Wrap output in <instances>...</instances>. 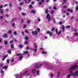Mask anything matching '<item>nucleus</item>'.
I'll list each match as a JSON object with an SVG mask.
<instances>
[{"instance_id":"nucleus-1","label":"nucleus","mask_w":78,"mask_h":78,"mask_svg":"<svg viewBox=\"0 0 78 78\" xmlns=\"http://www.w3.org/2000/svg\"><path fill=\"white\" fill-rule=\"evenodd\" d=\"M78 67V66L76 65H75L74 66H72L71 67H69V70H73V69H76Z\"/></svg>"},{"instance_id":"nucleus-2","label":"nucleus","mask_w":78,"mask_h":78,"mask_svg":"<svg viewBox=\"0 0 78 78\" xmlns=\"http://www.w3.org/2000/svg\"><path fill=\"white\" fill-rule=\"evenodd\" d=\"M47 19H48V21H50L51 20V17L50 16V14H47Z\"/></svg>"},{"instance_id":"nucleus-3","label":"nucleus","mask_w":78,"mask_h":78,"mask_svg":"<svg viewBox=\"0 0 78 78\" xmlns=\"http://www.w3.org/2000/svg\"><path fill=\"white\" fill-rule=\"evenodd\" d=\"M71 75L78 76V71H76L75 72L73 73V74H71Z\"/></svg>"},{"instance_id":"nucleus-4","label":"nucleus","mask_w":78,"mask_h":78,"mask_svg":"<svg viewBox=\"0 0 78 78\" xmlns=\"http://www.w3.org/2000/svg\"><path fill=\"white\" fill-rule=\"evenodd\" d=\"M55 32L57 34H58V35H59V34H61V32H62L60 30L58 32V29H55Z\"/></svg>"},{"instance_id":"nucleus-5","label":"nucleus","mask_w":78,"mask_h":78,"mask_svg":"<svg viewBox=\"0 0 78 78\" xmlns=\"http://www.w3.org/2000/svg\"><path fill=\"white\" fill-rule=\"evenodd\" d=\"M46 33H47V34H49V35L50 36H52L53 34V33H52L50 32V31H47Z\"/></svg>"},{"instance_id":"nucleus-6","label":"nucleus","mask_w":78,"mask_h":78,"mask_svg":"<svg viewBox=\"0 0 78 78\" xmlns=\"http://www.w3.org/2000/svg\"><path fill=\"white\" fill-rule=\"evenodd\" d=\"M31 33L32 34H35L36 35L37 34V31H31Z\"/></svg>"},{"instance_id":"nucleus-7","label":"nucleus","mask_w":78,"mask_h":78,"mask_svg":"<svg viewBox=\"0 0 78 78\" xmlns=\"http://www.w3.org/2000/svg\"><path fill=\"white\" fill-rule=\"evenodd\" d=\"M67 11H69L70 12H73V10L70 9H68L66 10Z\"/></svg>"},{"instance_id":"nucleus-8","label":"nucleus","mask_w":78,"mask_h":78,"mask_svg":"<svg viewBox=\"0 0 78 78\" xmlns=\"http://www.w3.org/2000/svg\"><path fill=\"white\" fill-rule=\"evenodd\" d=\"M42 64H40V66H36L35 67V68L36 69H38V68H39V67H41V66H42Z\"/></svg>"},{"instance_id":"nucleus-9","label":"nucleus","mask_w":78,"mask_h":78,"mask_svg":"<svg viewBox=\"0 0 78 78\" xmlns=\"http://www.w3.org/2000/svg\"><path fill=\"white\" fill-rule=\"evenodd\" d=\"M62 31H64V30H65V27H64V25L62 26Z\"/></svg>"},{"instance_id":"nucleus-10","label":"nucleus","mask_w":78,"mask_h":78,"mask_svg":"<svg viewBox=\"0 0 78 78\" xmlns=\"http://www.w3.org/2000/svg\"><path fill=\"white\" fill-rule=\"evenodd\" d=\"M7 52L9 54H10V55H11V50H7Z\"/></svg>"},{"instance_id":"nucleus-11","label":"nucleus","mask_w":78,"mask_h":78,"mask_svg":"<svg viewBox=\"0 0 78 78\" xmlns=\"http://www.w3.org/2000/svg\"><path fill=\"white\" fill-rule=\"evenodd\" d=\"M8 67V66H3L2 67V69H6Z\"/></svg>"},{"instance_id":"nucleus-12","label":"nucleus","mask_w":78,"mask_h":78,"mask_svg":"<svg viewBox=\"0 0 78 78\" xmlns=\"http://www.w3.org/2000/svg\"><path fill=\"white\" fill-rule=\"evenodd\" d=\"M3 37H5V38H8V36L6 35V34H5L3 36Z\"/></svg>"},{"instance_id":"nucleus-13","label":"nucleus","mask_w":78,"mask_h":78,"mask_svg":"<svg viewBox=\"0 0 78 78\" xmlns=\"http://www.w3.org/2000/svg\"><path fill=\"white\" fill-rule=\"evenodd\" d=\"M32 72L33 73H34L36 72V69H34L32 70Z\"/></svg>"},{"instance_id":"nucleus-14","label":"nucleus","mask_w":78,"mask_h":78,"mask_svg":"<svg viewBox=\"0 0 78 78\" xmlns=\"http://www.w3.org/2000/svg\"><path fill=\"white\" fill-rule=\"evenodd\" d=\"M66 1H67V0H63V2H62V5H64L65 3H66Z\"/></svg>"},{"instance_id":"nucleus-15","label":"nucleus","mask_w":78,"mask_h":78,"mask_svg":"<svg viewBox=\"0 0 78 78\" xmlns=\"http://www.w3.org/2000/svg\"><path fill=\"white\" fill-rule=\"evenodd\" d=\"M23 55V54H21L20 56L19 57V59H22V56Z\"/></svg>"},{"instance_id":"nucleus-16","label":"nucleus","mask_w":78,"mask_h":78,"mask_svg":"<svg viewBox=\"0 0 78 78\" xmlns=\"http://www.w3.org/2000/svg\"><path fill=\"white\" fill-rule=\"evenodd\" d=\"M30 12H32V13H33V14H35V13H36V11L34 10H32L30 11Z\"/></svg>"},{"instance_id":"nucleus-17","label":"nucleus","mask_w":78,"mask_h":78,"mask_svg":"<svg viewBox=\"0 0 78 78\" xmlns=\"http://www.w3.org/2000/svg\"><path fill=\"white\" fill-rule=\"evenodd\" d=\"M24 39H25V40L26 41H27V40H28V37H27V36H25L24 37Z\"/></svg>"},{"instance_id":"nucleus-18","label":"nucleus","mask_w":78,"mask_h":78,"mask_svg":"<svg viewBox=\"0 0 78 78\" xmlns=\"http://www.w3.org/2000/svg\"><path fill=\"white\" fill-rule=\"evenodd\" d=\"M45 12L46 14H48V9H45Z\"/></svg>"},{"instance_id":"nucleus-19","label":"nucleus","mask_w":78,"mask_h":78,"mask_svg":"<svg viewBox=\"0 0 78 78\" xmlns=\"http://www.w3.org/2000/svg\"><path fill=\"white\" fill-rule=\"evenodd\" d=\"M2 10H3V9H2H2H0V13H1V14H3L4 12H3V11H2Z\"/></svg>"},{"instance_id":"nucleus-20","label":"nucleus","mask_w":78,"mask_h":78,"mask_svg":"<svg viewBox=\"0 0 78 78\" xmlns=\"http://www.w3.org/2000/svg\"><path fill=\"white\" fill-rule=\"evenodd\" d=\"M8 33L9 34H11V33H12V31L11 30H8Z\"/></svg>"},{"instance_id":"nucleus-21","label":"nucleus","mask_w":78,"mask_h":78,"mask_svg":"<svg viewBox=\"0 0 78 78\" xmlns=\"http://www.w3.org/2000/svg\"><path fill=\"white\" fill-rule=\"evenodd\" d=\"M54 10H51V14L52 15L53 13H54Z\"/></svg>"},{"instance_id":"nucleus-22","label":"nucleus","mask_w":78,"mask_h":78,"mask_svg":"<svg viewBox=\"0 0 78 78\" xmlns=\"http://www.w3.org/2000/svg\"><path fill=\"white\" fill-rule=\"evenodd\" d=\"M4 44L5 45H7V44H8V41H5L4 42Z\"/></svg>"},{"instance_id":"nucleus-23","label":"nucleus","mask_w":78,"mask_h":78,"mask_svg":"<svg viewBox=\"0 0 78 78\" xmlns=\"http://www.w3.org/2000/svg\"><path fill=\"white\" fill-rule=\"evenodd\" d=\"M42 54H44L45 55H47V52L43 51L42 52Z\"/></svg>"},{"instance_id":"nucleus-24","label":"nucleus","mask_w":78,"mask_h":78,"mask_svg":"<svg viewBox=\"0 0 78 78\" xmlns=\"http://www.w3.org/2000/svg\"><path fill=\"white\" fill-rule=\"evenodd\" d=\"M19 47L20 48H23V46L22 45H19Z\"/></svg>"},{"instance_id":"nucleus-25","label":"nucleus","mask_w":78,"mask_h":78,"mask_svg":"<svg viewBox=\"0 0 78 78\" xmlns=\"http://www.w3.org/2000/svg\"><path fill=\"white\" fill-rule=\"evenodd\" d=\"M23 53L24 54H28V52L27 51H26L23 52Z\"/></svg>"},{"instance_id":"nucleus-26","label":"nucleus","mask_w":78,"mask_h":78,"mask_svg":"<svg viewBox=\"0 0 78 78\" xmlns=\"http://www.w3.org/2000/svg\"><path fill=\"white\" fill-rule=\"evenodd\" d=\"M71 75H72L71 74H68L67 75V76L68 78H70V77L71 76Z\"/></svg>"},{"instance_id":"nucleus-27","label":"nucleus","mask_w":78,"mask_h":78,"mask_svg":"<svg viewBox=\"0 0 78 78\" xmlns=\"http://www.w3.org/2000/svg\"><path fill=\"white\" fill-rule=\"evenodd\" d=\"M28 73V71H25L24 73H23V74L25 75L26 74V73Z\"/></svg>"},{"instance_id":"nucleus-28","label":"nucleus","mask_w":78,"mask_h":78,"mask_svg":"<svg viewBox=\"0 0 78 78\" xmlns=\"http://www.w3.org/2000/svg\"><path fill=\"white\" fill-rule=\"evenodd\" d=\"M39 71L37 70V71L36 75H39Z\"/></svg>"},{"instance_id":"nucleus-29","label":"nucleus","mask_w":78,"mask_h":78,"mask_svg":"<svg viewBox=\"0 0 78 78\" xmlns=\"http://www.w3.org/2000/svg\"><path fill=\"white\" fill-rule=\"evenodd\" d=\"M55 30V27H52L51 31H54Z\"/></svg>"},{"instance_id":"nucleus-30","label":"nucleus","mask_w":78,"mask_h":78,"mask_svg":"<svg viewBox=\"0 0 78 78\" xmlns=\"http://www.w3.org/2000/svg\"><path fill=\"white\" fill-rule=\"evenodd\" d=\"M10 46L12 48H14V45L13 44H10Z\"/></svg>"},{"instance_id":"nucleus-31","label":"nucleus","mask_w":78,"mask_h":78,"mask_svg":"<svg viewBox=\"0 0 78 78\" xmlns=\"http://www.w3.org/2000/svg\"><path fill=\"white\" fill-rule=\"evenodd\" d=\"M28 44V41H25L24 44H25V45H27Z\"/></svg>"},{"instance_id":"nucleus-32","label":"nucleus","mask_w":78,"mask_h":78,"mask_svg":"<svg viewBox=\"0 0 78 78\" xmlns=\"http://www.w3.org/2000/svg\"><path fill=\"white\" fill-rule=\"evenodd\" d=\"M22 55L21 53H18V54H16V56H19L20 55Z\"/></svg>"},{"instance_id":"nucleus-33","label":"nucleus","mask_w":78,"mask_h":78,"mask_svg":"<svg viewBox=\"0 0 78 78\" xmlns=\"http://www.w3.org/2000/svg\"><path fill=\"white\" fill-rule=\"evenodd\" d=\"M13 34H15V35H17V33L16 31H14L13 33Z\"/></svg>"},{"instance_id":"nucleus-34","label":"nucleus","mask_w":78,"mask_h":78,"mask_svg":"<svg viewBox=\"0 0 78 78\" xmlns=\"http://www.w3.org/2000/svg\"><path fill=\"white\" fill-rule=\"evenodd\" d=\"M53 9H57L56 8V7L55 6H53Z\"/></svg>"},{"instance_id":"nucleus-35","label":"nucleus","mask_w":78,"mask_h":78,"mask_svg":"<svg viewBox=\"0 0 78 78\" xmlns=\"http://www.w3.org/2000/svg\"><path fill=\"white\" fill-rule=\"evenodd\" d=\"M60 76V73H58L57 76Z\"/></svg>"},{"instance_id":"nucleus-36","label":"nucleus","mask_w":78,"mask_h":78,"mask_svg":"<svg viewBox=\"0 0 78 78\" xmlns=\"http://www.w3.org/2000/svg\"><path fill=\"white\" fill-rule=\"evenodd\" d=\"M37 19L38 22H40L41 21V20H40V19H39V18H37Z\"/></svg>"},{"instance_id":"nucleus-37","label":"nucleus","mask_w":78,"mask_h":78,"mask_svg":"<svg viewBox=\"0 0 78 78\" xmlns=\"http://www.w3.org/2000/svg\"><path fill=\"white\" fill-rule=\"evenodd\" d=\"M75 36H78V33H76L74 34Z\"/></svg>"},{"instance_id":"nucleus-38","label":"nucleus","mask_w":78,"mask_h":78,"mask_svg":"<svg viewBox=\"0 0 78 78\" xmlns=\"http://www.w3.org/2000/svg\"><path fill=\"white\" fill-rule=\"evenodd\" d=\"M21 23H23L24 22V21L23 20V19H22L21 20Z\"/></svg>"},{"instance_id":"nucleus-39","label":"nucleus","mask_w":78,"mask_h":78,"mask_svg":"<svg viewBox=\"0 0 78 78\" xmlns=\"http://www.w3.org/2000/svg\"><path fill=\"white\" fill-rule=\"evenodd\" d=\"M18 9L20 11H21V10H22V8H21V7H18Z\"/></svg>"},{"instance_id":"nucleus-40","label":"nucleus","mask_w":78,"mask_h":78,"mask_svg":"<svg viewBox=\"0 0 78 78\" xmlns=\"http://www.w3.org/2000/svg\"><path fill=\"white\" fill-rule=\"evenodd\" d=\"M23 4V2H21L20 4V6H22V5Z\"/></svg>"},{"instance_id":"nucleus-41","label":"nucleus","mask_w":78,"mask_h":78,"mask_svg":"<svg viewBox=\"0 0 78 78\" xmlns=\"http://www.w3.org/2000/svg\"><path fill=\"white\" fill-rule=\"evenodd\" d=\"M7 62L8 64H9V59H7Z\"/></svg>"},{"instance_id":"nucleus-42","label":"nucleus","mask_w":78,"mask_h":78,"mask_svg":"<svg viewBox=\"0 0 78 78\" xmlns=\"http://www.w3.org/2000/svg\"><path fill=\"white\" fill-rule=\"evenodd\" d=\"M6 57H7V55H4V56H3V58H6Z\"/></svg>"},{"instance_id":"nucleus-43","label":"nucleus","mask_w":78,"mask_h":78,"mask_svg":"<svg viewBox=\"0 0 78 78\" xmlns=\"http://www.w3.org/2000/svg\"><path fill=\"white\" fill-rule=\"evenodd\" d=\"M35 2L34 1H32L31 3V5H33L34 4Z\"/></svg>"},{"instance_id":"nucleus-44","label":"nucleus","mask_w":78,"mask_h":78,"mask_svg":"<svg viewBox=\"0 0 78 78\" xmlns=\"http://www.w3.org/2000/svg\"><path fill=\"white\" fill-rule=\"evenodd\" d=\"M25 32H26V33H29V32H28V30H25Z\"/></svg>"},{"instance_id":"nucleus-45","label":"nucleus","mask_w":78,"mask_h":78,"mask_svg":"<svg viewBox=\"0 0 78 78\" xmlns=\"http://www.w3.org/2000/svg\"><path fill=\"white\" fill-rule=\"evenodd\" d=\"M12 27H14V26H15V23H12Z\"/></svg>"},{"instance_id":"nucleus-46","label":"nucleus","mask_w":78,"mask_h":78,"mask_svg":"<svg viewBox=\"0 0 78 78\" xmlns=\"http://www.w3.org/2000/svg\"><path fill=\"white\" fill-rule=\"evenodd\" d=\"M9 6L10 7L11 6H12V4H11V3H10V4H9Z\"/></svg>"},{"instance_id":"nucleus-47","label":"nucleus","mask_w":78,"mask_h":78,"mask_svg":"<svg viewBox=\"0 0 78 78\" xmlns=\"http://www.w3.org/2000/svg\"><path fill=\"white\" fill-rule=\"evenodd\" d=\"M66 28H70V26H66Z\"/></svg>"},{"instance_id":"nucleus-48","label":"nucleus","mask_w":78,"mask_h":78,"mask_svg":"<svg viewBox=\"0 0 78 78\" xmlns=\"http://www.w3.org/2000/svg\"><path fill=\"white\" fill-rule=\"evenodd\" d=\"M18 76H19V75L18 74H16L15 76L16 78H17V77H18Z\"/></svg>"},{"instance_id":"nucleus-49","label":"nucleus","mask_w":78,"mask_h":78,"mask_svg":"<svg viewBox=\"0 0 78 78\" xmlns=\"http://www.w3.org/2000/svg\"><path fill=\"white\" fill-rule=\"evenodd\" d=\"M33 6H32V5H29V8H32Z\"/></svg>"},{"instance_id":"nucleus-50","label":"nucleus","mask_w":78,"mask_h":78,"mask_svg":"<svg viewBox=\"0 0 78 78\" xmlns=\"http://www.w3.org/2000/svg\"><path fill=\"white\" fill-rule=\"evenodd\" d=\"M26 27H27V25H24L23 28H26Z\"/></svg>"},{"instance_id":"nucleus-51","label":"nucleus","mask_w":78,"mask_h":78,"mask_svg":"<svg viewBox=\"0 0 78 78\" xmlns=\"http://www.w3.org/2000/svg\"><path fill=\"white\" fill-rule=\"evenodd\" d=\"M37 31H38V32H39L40 31V29L39 28H38L37 29Z\"/></svg>"},{"instance_id":"nucleus-52","label":"nucleus","mask_w":78,"mask_h":78,"mask_svg":"<svg viewBox=\"0 0 78 78\" xmlns=\"http://www.w3.org/2000/svg\"><path fill=\"white\" fill-rule=\"evenodd\" d=\"M51 78H52L53 77V74H52V73H51Z\"/></svg>"},{"instance_id":"nucleus-53","label":"nucleus","mask_w":78,"mask_h":78,"mask_svg":"<svg viewBox=\"0 0 78 78\" xmlns=\"http://www.w3.org/2000/svg\"><path fill=\"white\" fill-rule=\"evenodd\" d=\"M35 47L36 48H37V45L36 44H34Z\"/></svg>"},{"instance_id":"nucleus-54","label":"nucleus","mask_w":78,"mask_h":78,"mask_svg":"<svg viewBox=\"0 0 78 78\" xmlns=\"http://www.w3.org/2000/svg\"><path fill=\"white\" fill-rule=\"evenodd\" d=\"M14 59H12L11 60V62H14Z\"/></svg>"},{"instance_id":"nucleus-55","label":"nucleus","mask_w":78,"mask_h":78,"mask_svg":"<svg viewBox=\"0 0 78 78\" xmlns=\"http://www.w3.org/2000/svg\"><path fill=\"white\" fill-rule=\"evenodd\" d=\"M69 73H71V74H73V71H71Z\"/></svg>"},{"instance_id":"nucleus-56","label":"nucleus","mask_w":78,"mask_h":78,"mask_svg":"<svg viewBox=\"0 0 78 78\" xmlns=\"http://www.w3.org/2000/svg\"><path fill=\"white\" fill-rule=\"evenodd\" d=\"M26 50H28V49H30V48H29L28 47H27L26 48Z\"/></svg>"},{"instance_id":"nucleus-57","label":"nucleus","mask_w":78,"mask_h":78,"mask_svg":"<svg viewBox=\"0 0 78 78\" xmlns=\"http://www.w3.org/2000/svg\"><path fill=\"white\" fill-rule=\"evenodd\" d=\"M53 22L54 23H56V21H55V20L54 19L53 20Z\"/></svg>"},{"instance_id":"nucleus-58","label":"nucleus","mask_w":78,"mask_h":78,"mask_svg":"<svg viewBox=\"0 0 78 78\" xmlns=\"http://www.w3.org/2000/svg\"><path fill=\"white\" fill-rule=\"evenodd\" d=\"M2 8H3V5H1L0 6V9H2Z\"/></svg>"},{"instance_id":"nucleus-59","label":"nucleus","mask_w":78,"mask_h":78,"mask_svg":"<svg viewBox=\"0 0 78 78\" xmlns=\"http://www.w3.org/2000/svg\"><path fill=\"white\" fill-rule=\"evenodd\" d=\"M6 11H7V12H8V11H9V9H5Z\"/></svg>"},{"instance_id":"nucleus-60","label":"nucleus","mask_w":78,"mask_h":78,"mask_svg":"<svg viewBox=\"0 0 78 78\" xmlns=\"http://www.w3.org/2000/svg\"><path fill=\"white\" fill-rule=\"evenodd\" d=\"M5 23H9V21H5Z\"/></svg>"},{"instance_id":"nucleus-61","label":"nucleus","mask_w":78,"mask_h":78,"mask_svg":"<svg viewBox=\"0 0 78 78\" xmlns=\"http://www.w3.org/2000/svg\"><path fill=\"white\" fill-rule=\"evenodd\" d=\"M49 68L50 69H53V67L50 66L49 67Z\"/></svg>"},{"instance_id":"nucleus-62","label":"nucleus","mask_w":78,"mask_h":78,"mask_svg":"<svg viewBox=\"0 0 78 78\" xmlns=\"http://www.w3.org/2000/svg\"><path fill=\"white\" fill-rule=\"evenodd\" d=\"M78 6H77L76 8V11H78Z\"/></svg>"},{"instance_id":"nucleus-63","label":"nucleus","mask_w":78,"mask_h":78,"mask_svg":"<svg viewBox=\"0 0 78 78\" xmlns=\"http://www.w3.org/2000/svg\"><path fill=\"white\" fill-rule=\"evenodd\" d=\"M0 19H3V16H1L0 17Z\"/></svg>"},{"instance_id":"nucleus-64","label":"nucleus","mask_w":78,"mask_h":78,"mask_svg":"<svg viewBox=\"0 0 78 78\" xmlns=\"http://www.w3.org/2000/svg\"><path fill=\"white\" fill-rule=\"evenodd\" d=\"M1 73H3V70L2 69L1 70Z\"/></svg>"}]
</instances>
